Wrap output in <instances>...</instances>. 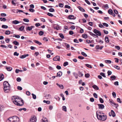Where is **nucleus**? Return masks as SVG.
<instances>
[{"mask_svg": "<svg viewBox=\"0 0 122 122\" xmlns=\"http://www.w3.org/2000/svg\"><path fill=\"white\" fill-rule=\"evenodd\" d=\"M12 100L15 104L18 106H22L24 104L23 100L17 96L12 97Z\"/></svg>", "mask_w": 122, "mask_h": 122, "instance_id": "obj_1", "label": "nucleus"}, {"mask_svg": "<svg viewBox=\"0 0 122 122\" xmlns=\"http://www.w3.org/2000/svg\"><path fill=\"white\" fill-rule=\"evenodd\" d=\"M4 86V90L5 93H8L10 92L11 89L10 85L7 81H5L3 83Z\"/></svg>", "mask_w": 122, "mask_h": 122, "instance_id": "obj_2", "label": "nucleus"}, {"mask_svg": "<svg viewBox=\"0 0 122 122\" xmlns=\"http://www.w3.org/2000/svg\"><path fill=\"white\" fill-rule=\"evenodd\" d=\"M96 116L97 117V118L99 120L102 121H105L106 120L107 118V116L106 115H100L98 114L97 112L96 113Z\"/></svg>", "mask_w": 122, "mask_h": 122, "instance_id": "obj_3", "label": "nucleus"}, {"mask_svg": "<svg viewBox=\"0 0 122 122\" xmlns=\"http://www.w3.org/2000/svg\"><path fill=\"white\" fill-rule=\"evenodd\" d=\"M19 118L16 116H14L12 117H10L7 121V122H17V121H19Z\"/></svg>", "mask_w": 122, "mask_h": 122, "instance_id": "obj_4", "label": "nucleus"}, {"mask_svg": "<svg viewBox=\"0 0 122 122\" xmlns=\"http://www.w3.org/2000/svg\"><path fill=\"white\" fill-rule=\"evenodd\" d=\"M93 32L97 36H100L101 35V34L100 32L96 29H95L94 30Z\"/></svg>", "mask_w": 122, "mask_h": 122, "instance_id": "obj_5", "label": "nucleus"}, {"mask_svg": "<svg viewBox=\"0 0 122 122\" xmlns=\"http://www.w3.org/2000/svg\"><path fill=\"white\" fill-rule=\"evenodd\" d=\"M36 119L35 116H33L31 117L30 119L29 122H36Z\"/></svg>", "mask_w": 122, "mask_h": 122, "instance_id": "obj_6", "label": "nucleus"}, {"mask_svg": "<svg viewBox=\"0 0 122 122\" xmlns=\"http://www.w3.org/2000/svg\"><path fill=\"white\" fill-rule=\"evenodd\" d=\"M53 60L54 61H59L60 60V58L59 56H57L53 58Z\"/></svg>", "mask_w": 122, "mask_h": 122, "instance_id": "obj_7", "label": "nucleus"}, {"mask_svg": "<svg viewBox=\"0 0 122 122\" xmlns=\"http://www.w3.org/2000/svg\"><path fill=\"white\" fill-rule=\"evenodd\" d=\"M76 18V17L73 15H70L68 16V19H69L75 20Z\"/></svg>", "mask_w": 122, "mask_h": 122, "instance_id": "obj_8", "label": "nucleus"}, {"mask_svg": "<svg viewBox=\"0 0 122 122\" xmlns=\"http://www.w3.org/2000/svg\"><path fill=\"white\" fill-rule=\"evenodd\" d=\"M98 105L99 109H102L104 108V106L102 104H98Z\"/></svg>", "mask_w": 122, "mask_h": 122, "instance_id": "obj_9", "label": "nucleus"}, {"mask_svg": "<svg viewBox=\"0 0 122 122\" xmlns=\"http://www.w3.org/2000/svg\"><path fill=\"white\" fill-rule=\"evenodd\" d=\"M34 27V26H31L30 27V26H27L26 27V30H28L29 31L31 30Z\"/></svg>", "mask_w": 122, "mask_h": 122, "instance_id": "obj_10", "label": "nucleus"}, {"mask_svg": "<svg viewBox=\"0 0 122 122\" xmlns=\"http://www.w3.org/2000/svg\"><path fill=\"white\" fill-rule=\"evenodd\" d=\"M62 72L61 71H60L57 73V75L56 76L60 77L62 76Z\"/></svg>", "mask_w": 122, "mask_h": 122, "instance_id": "obj_11", "label": "nucleus"}, {"mask_svg": "<svg viewBox=\"0 0 122 122\" xmlns=\"http://www.w3.org/2000/svg\"><path fill=\"white\" fill-rule=\"evenodd\" d=\"M103 47V46H100L99 45H97L96 46L95 48L96 49L102 50Z\"/></svg>", "mask_w": 122, "mask_h": 122, "instance_id": "obj_12", "label": "nucleus"}, {"mask_svg": "<svg viewBox=\"0 0 122 122\" xmlns=\"http://www.w3.org/2000/svg\"><path fill=\"white\" fill-rule=\"evenodd\" d=\"M41 122H48L47 119L46 118H43L41 120Z\"/></svg>", "mask_w": 122, "mask_h": 122, "instance_id": "obj_13", "label": "nucleus"}, {"mask_svg": "<svg viewBox=\"0 0 122 122\" xmlns=\"http://www.w3.org/2000/svg\"><path fill=\"white\" fill-rule=\"evenodd\" d=\"M20 22L19 21L17 20H15L13 21L12 23L13 24H17L20 23Z\"/></svg>", "mask_w": 122, "mask_h": 122, "instance_id": "obj_14", "label": "nucleus"}, {"mask_svg": "<svg viewBox=\"0 0 122 122\" xmlns=\"http://www.w3.org/2000/svg\"><path fill=\"white\" fill-rule=\"evenodd\" d=\"M78 8L81 11L83 12H84L85 11V10L82 8L80 6H78Z\"/></svg>", "mask_w": 122, "mask_h": 122, "instance_id": "obj_15", "label": "nucleus"}, {"mask_svg": "<svg viewBox=\"0 0 122 122\" xmlns=\"http://www.w3.org/2000/svg\"><path fill=\"white\" fill-rule=\"evenodd\" d=\"M34 41V42L38 44V45H41L42 44V43L41 42H40L39 41H38L35 40Z\"/></svg>", "mask_w": 122, "mask_h": 122, "instance_id": "obj_16", "label": "nucleus"}, {"mask_svg": "<svg viewBox=\"0 0 122 122\" xmlns=\"http://www.w3.org/2000/svg\"><path fill=\"white\" fill-rule=\"evenodd\" d=\"M105 40L106 42L108 43L109 42V40L108 37L107 36L105 37Z\"/></svg>", "mask_w": 122, "mask_h": 122, "instance_id": "obj_17", "label": "nucleus"}, {"mask_svg": "<svg viewBox=\"0 0 122 122\" xmlns=\"http://www.w3.org/2000/svg\"><path fill=\"white\" fill-rule=\"evenodd\" d=\"M92 87L95 89L98 90L99 88L96 85H94L92 86Z\"/></svg>", "mask_w": 122, "mask_h": 122, "instance_id": "obj_18", "label": "nucleus"}, {"mask_svg": "<svg viewBox=\"0 0 122 122\" xmlns=\"http://www.w3.org/2000/svg\"><path fill=\"white\" fill-rule=\"evenodd\" d=\"M4 78V76L3 74L0 75V81L3 80Z\"/></svg>", "mask_w": 122, "mask_h": 122, "instance_id": "obj_19", "label": "nucleus"}, {"mask_svg": "<svg viewBox=\"0 0 122 122\" xmlns=\"http://www.w3.org/2000/svg\"><path fill=\"white\" fill-rule=\"evenodd\" d=\"M13 43L15 45L18 46L19 45V43L16 41H15L13 42Z\"/></svg>", "mask_w": 122, "mask_h": 122, "instance_id": "obj_20", "label": "nucleus"}, {"mask_svg": "<svg viewBox=\"0 0 122 122\" xmlns=\"http://www.w3.org/2000/svg\"><path fill=\"white\" fill-rule=\"evenodd\" d=\"M56 85L59 87L61 89H63L64 88V87L63 85H59L58 83H57L56 84Z\"/></svg>", "mask_w": 122, "mask_h": 122, "instance_id": "obj_21", "label": "nucleus"}, {"mask_svg": "<svg viewBox=\"0 0 122 122\" xmlns=\"http://www.w3.org/2000/svg\"><path fill=\"white\" fill-rule=\"evenodd\" d=\"M111 112L112 116L114 117L115 116V114L113 110H111Z\"/></svg>", "mask_w": 122, "mask_h": 122, "instance_id": "obj_22", "label": "nucleus"}, {"mask_svg": "<svg viewBox=\"0 0 122 122\" xmlns=\"http://www.w3.org/2000/svg\"><path fill=\"white\" fill-rule=\"evenodd\" d=\"M62 109L65 112H66V106H63L62 107Z\"/></svg>", "mask_w": 122, "mask_h": 122, "instance_id": "obj_23", "label": "nucleus"}, {"mask_svg": "<svg viewBox=\"0 0 122 122\" xmlns=\"http://www.w3.org/2000/svg\"><path fill=\"white\" fill-rule=\"evenodd\" d=\"M6 69H7V70L8 71H11L12 69V68L10 67H7L6 68Z\"/></svg>", "mask_w": 122, "mask_h": 122, "instance_id": "obj_24", "label": "nucleus"}, {"mask_svg": "<svg viewBox=\"0 0 122 122\" xmlns=\"http://www.w3.org/2000/svg\"><path fill=\"white\" fill-rule=\"evenodd\" d=\"M110 78L111 79V80H113L116 79V77L115 76H111Z\"/></svg>", "mask_w": 122, "mask_h": 122, "instance_id": "obj_25", "label": "nucleus"}, {"mask_svg": "<svg viewBox=\"0 0 122 122\" xmlns=\"http://www.w3.org/2000/svg\"><path fill=\"white\" fill-rule=\"evenodd\" d=\"M78 76L80 77H81L83 75V74L81 73L80 71L78 72Z\"/></svg>", "mask_w": 122, "mask_h": 122, "instance_id": "obj_26", "label": "nucleus"}, {"mask_svg": "<svg viewBox=\"0 0 122 122\" xmlns=\"http://www.w3.org/2000/svg\"><path fill=\"white\" fill-rule=\"evenodd\" d=\"M6 19L5 18H0V20L1 21H3L5 22L6 21Z\"/></svg>", "mask_w": 122, "mask_h": 122, "instance_id": "obj_27", "label": "nucleus"}, {"mask_svg": "<svg viewBox=\"0 0 122 122\" xmlns=\"http://www.w3.org/2000/svg\"><path fill=\"white\" fill-rule=\"evenodd\" d=\"M105 62L106 63L109 64H111L112 62L110 60H106L105 61Z\"/></svg>", "mask_w": 122, "mask_h": 122, "instance_id": "obj_28", "label": "nucleus"}, {"mask_svg": "<svg viewBox=\"0 0 122 122\" xmlns=\"http://www.w3.org/2000/svg\"><path fill=\"white\" fill-rule=\"evenodd\" d=\"M43 102L44 103H46L48 104H49L50 103V102L49 101H46V100H44L43 101Z\"/></svg>", "mask_w": 122, "mask_h": 122, "instance_id": "obj_29", "label": "nucleus"}, {"mask_svg": "<svg viewBox=\"0 0 122 122\" xmlns=\"http://www.w3.org/2000/svg\"><path fill=\"white\" fill-rule=\"evenodd\" d=\"M5 34L7 35H8L10 34V31L9 30H6L5 33Z\"/></svg>", "mask_w": 122, "mask_h": 122, "instance_id": "obj_30", "label": "nucleus"}, {"mask_svg": "<svg viewBox=\"0 0 122 122\" xmlns=\"http://www.w3.org/2000/svg\"><path fill=\"white\" fill-rule=\"evenodd\" d=\"M100 74L104 77H106V76L105 75V74L103 72H101L100 73Z\"/></svg>", "mask_w": 122, "mask_h": 122, "instance_id": "obj_31", "label": "nucleus"}, {"mask_svg": "<svg viewBox=\"0 0 122 122\" xmlns=\"http://www.w3.org/2000/svg\"><path fill=\"white\" fill-rule=\"evenodd\" d=\"M108 12L109 14H112L113 11L112 10H108Z\"/></svg>", "mask_w": 122, "mask_h": 122, "instance_id": "obj_32", "label": "nucleus"}, {"mask_svg": "<svg viewBox=\"0 0 122 122\" xmlns=\"http://www.w3.org/2000/svg\"><path fill=\"white\" fill-rule=\"evenodd\" d=\"M82 36L83 38L86 39L87 38V36L86 34H84L82 35Z\"/></svg>", "mask_w": 122, "mask_h": 122, "instance_id": "obj_33", "label": "nucleus"}, {"mask_svg": "<svg viewBox=\"0 0 122 122\" xmlns=\"http://www.w3.org/2000/svg\"><path fill=\"white\" fill-rule=\"evenodd\" d=\"M31 95L32 96L33 98L34 99H36V95L33 93H32Z\"/></svg>", "mask_w": 122, "mask_h": 122, "instance_id": "obj_34", "label": "nucleus"}, {"mask_svg": "<svg viewBox=\"0 0 122 122\" xmlns=\"http://www.w3.org/2000/svg\"><path fill=\"white\" fill-rule=\"evenodd\" d=\"M81 54L85 57H86L87 56V54L83 52H81Z\"/></svg>", "mask_w": 122, "mask_h": 122, "instance_id": "obj_35", "label": "nucleus"}, {"mask_svg": "<svg viewBox=\"0 0 122 122\" xmlns=\"http://www.w3.org/2000/svg\"><path fill=\"white\" fill-rule=\"evenodd\" d=\"M85 65L88 68H92V67L91 65H89L88 64H85Z\"/></svg>", "mask_w": 122, "mask_h": 122, "instance_id": "obj_36", "label": "nucleus"}, {"mask_svg": "<svg viewBox=\"0 0 122 122\" xmlns=\"http://www.w3.org/2000/svg\"><path fill=\"white\" fill-rule=\"evenodd\" d=\"M49 11L50 12H53L55 11V10L53 8H51L49 9Z\"/></svg>", "mask_w": 122, "mask_h": 122, "instance_id": "obj_37", "label": "nucleus"}, {"mask_svg": "<svg viewBox=\"0 0 122 122\" xmlns=\"http://www.w3.org/2000/svg\"><path fill=\"white\" fill-rule=\"evenodd\" d=\"M2 27L3 28L6 29L8 27V26L6 25H2Z\"/></svg>", "mask_w": 122, "mask_h": 122, "instance_id": "obj_38", "label": "nucleus"}, {"mask_svg": "<svg viewBox=\"0 0 122 122\" xmlns=\"http://www.w3.org/2000/svg\"><path fill=\"white\" fill-rule=\"evenodd\" d=\"M44 34L43 32L42 31H40L39 33V35L40 36H42Z\"/></svg>", "mask_w": 122, "mask_h": 122, "instance_id": "obj_39", "label": "nucleus"}, {"mask_svg": "<svg viewBox=\"0 0 122 122\" xmlns=\"http://www.w3.org/2000/svg\"><path fill=\"white\" fill-rule=\"evenodd\" d=\"M73 74L75 77L77 79L78 78L77 75L76 73L75 72H74L73 73Z\"/></svg>", "mask_w": 122, "mask_h": 122, "instance_id": "obj_40", "label": "nucleus"}, {"mask_svg": "<svg viewBox=\"0 0 122 122\" xmlns=\"http://www.w3.org/2000/svg\"><path fill=\"white\" fill-rule=\"evenodd\" d=\"M13 37H15L16 38H20V36L19 35H16L15 34H14V36H13Z\"/></svg>", "mask_w": 122, "mask_h": 122, "instance_id": "obj_41", "label": "nucleus"}, {"mask_svg": "<svg viewBox=\"0 0 122 122\" xmlns=\"http://www.w3.org/2000/svg\"><path fill=\"white\" fill-rule=\"evenodd\" d=\"M4 109V107L2 105H0V111H1Z\"/></svg>", "mask_w": 122, "mask_h": 122, "instance_id": "obj_42", "label": "nucleus"}, {"mask_svg": "<svg viewBox=\"0 0 122 122\" xmlns=\"http://www.w3.org/2000/svg\"><path fill=\"white\" fill-rule=\"evenodd\" d=\"M68 65V62H67L66 61L64 62L63 64V66H65Z\"/></svg>", "mask_w": 122, "mask_h": 122, "instance_id": "obj_43", "label": "nucleus"}, {"mask_svg": "<svg viewBox=\"0 0 122 122\" xmlns=\"http://www.w3.org/2000/svg\"><path fill=\"white\" fill-rule=\"evenodd\" d=\"M102 24L104 26L106 27H107L108 26V24L106 23H102Z\"/></svg>", "mask_w": 122, "mask_h": 122, "instance_id": "obj_44", "label": "nucleus"}, {"mask_svg": "<svg viewBox=\"0 0 122 122\" xmlns=\"http://www.w3.org/2000/svg\"><path fill=\"white\" fill-rule=\"evenodd\" d=\"M100 102L101 103H103L104 102V101L103 99L101 98H100L99 99Z\"/></svg>", "mask_w": 122, "mask_h": 122, "instance_id": "obj_45", "label": "nucleus"}, {"mask_svg": "<svg viewBox=\"0 0 122 122\" xmlns=\"http://www.w3.org/2000/svg\"><path fill=\"white\" fill-rule=\"evenodd\" d=\"M23 20L25 22H29V20L26 18L24 19H23Z\"/></svg>", "mask_w": 122, "mask_h": 122, "instance_id": "obj_46", "label": "nucleus"}, {"mask_svg": "<svg viewBox=\"0 0 122 122\" xmlns=\"http://www.w3.org/2000/svg\"><path fill=\"white\" fill-rule=\"evenodd\" d=\"M90 75L88 73L86 74L85 75V76L86 78H88L90 76Z\"/></svg>", "mask_w": 122, "mask_h": 122, "instance_id": "obj_47", "label": "nucleus"}, {"mask_svg": "<svg viewBox=\"0 0 122 122\" xmlns=\"http://www.w3.org/2000/svg\"><path fill=\"white\" fill-rule=\"evenodd\" d=\"M22 110H23L24 111H26V109L25 108H21L19 109V110L20 111H21Z\"/></svg>", "mask_w": 122, "mask_h": 122, "instance_id": "obj_48", "label": "nucleus"}, {"mask_svg": "<svg viewBox=\"0 0 122 122\" xmlns=\"http://www.w3.org/2000/svg\"><path fill=\"white\" fill-rule=\"evenodd\" d=\"M112 94L113 97L115 98L116 96V93L114 92H113Z\"/></svg>", "mask_w": 122, "mask_h": 122, "instance_id": "obj_49", "label": "nucleus"}, {"mask_svg": "<svg viewBox=\"0 0 122 122\" xmlns=\"http://www.w3.org/2000/svg\"><path fill=\"white\" fill-rule=\"evenodd\" d=\"M14 55L15 56H18L19 55V54L18 53H17V52H15L14 53Z\"/></svg>", "mask_w": 122, "mask_h": 122, "instance_id": "obj_50", "label": "nucleus"}, {"mask_svg": "<svg viewBox=\"0 0 122 122\" xmlns=\"http://www.w3.org/2000/svg\"><path fill=\"white\" fill-rule=\"evenodd\" d=\"M93 95L94 96V97L95 98H97V97H98L97 95V94L96 93H94L93 94Z\"/></svg>", "mask_w": 122, "mask_h": 122, "instance_id": "obj_51", "label": "nucleus"}, {"mask_svg": "<svg viewBox=\"0 0 122 122\" xmlns=\"http://www.w3.org/2000/svg\"><path fill=\"white\" fill-rule=\"evenodd\" d=\"M0 46L1 47L5 48H8L7 47V46H6L5 45H0Z\"/></svg>", "mask_w": 122, "mask_h": 122, "instance_id": "obj_52", "label": "nucleus"}, {"mask_svg": "<svg viewBox=\"0 0 122 122\" xmlns=\"http://www.w3.org/2000/svg\"><path fill=\"white\" fill-rule=\"evenodd\" d=\"M114 68H115L116 69H117V70H119L120 69L119 67L115 65V66H114Z\"/></svg>", "mask_w": 122, "mask_h": 122, "instance_id": "obj_53", "label": "nucleus"}, {"mask_svg": "<svg viewBox=\"0 0 122 122\" xmlns=\"http://www.w3.org/2000/svg\"><path fill=\"white\" fill-rule=\"evenodd\" d=\"M17 88L18 89L20 90H21L22 89V88L21 87L19 86L17 87Z\"/></svg>", "mask_w": 122, "mask_h": 122, "instance_id": "obj_54", "label": "nucleus"}, {"mask_svg": "<svg viewBox=\"0 0 122 122\" xmlns=\"http://www.w3.org/2000/svg\"><path fill=\"white\" fill-rule=\"evenodd\" d=\"M48 38L46 37H44L43 39V40L45 41H48Z\"/></svg>", "mask_w": 122, "mask_h": 122, "instance_id": "obj_55", "label": "nucleus"}, {"mask_svg": "<svg viewBox=\"0 0 122 122\" xmlns=\"http://www.w3.org/2000/svg\"><path fill=\"white\" fill-rule=\"evenodd\" d=\"M63 4L62 3H59V6L61 7H63Z\"/></svg>", "mask_w": 122, "mask_h": 122, "instance_id": "obj_56", "label": "nucleus"}, {"mask_svg": "<svg viewBox=\"0 0 122 122\" xmlns=\"http://www.w3.org/2000/svg\"><path fill=\"white\" fill-rule=\"evenodd\" d=\"M21 79L20 77H18L16 79L17 81L18 82H20L21 81Z\"/></svg>", "mask_w": 122, "mask_h": 122, "instance_id": "obj_57", "label": "nucleus"}, {"mask_svg": "<svg viewBox=\"0 0 122 122\" xmlns=\"http://www.w3.org/2000/svg\"><path fill=\"white\" fill-rule=\"evenodd\" d=\"M54 28L55 29H56V30H58L59 29V27L58 26H56L54 27Z\"/></svg>", "mask_w": 122, "mask_h": 122, "instance_id": "obj_58", "label": "nucleus"}, {"mask_svg": "<svg viewBox=\"0 0 122 122\" xmlns=\"http://www.w3.org/2000/svg\"><path fill=\"white\" fill-rule=\"evenodd\" d=\"M47 15L48 16L51 17H52L53 16V15L52 14L49 13H47Z\"/></svg>", "mask_w": 122, "mask_h": 122, "instance_id": "obj_59", "label": "nucleus"}, {"mask_svg": "<svg viewBox=\"0 0 122 122\" xmlns=\"http://www.w3.org/2000/svg\"><path fill=\"white\" fill-rule=\"evenodd\" d=\"M24 29V26H22L19 28V30H20L22 31Z\"/></svg>", "mask_w": 122, "mask_h": 122, "instance_id": "obj_60", "label": "nucleus"}, {"mask_svg": "<svg viewBox=\"0 0 122 122\" xmlns=\"http://www.w3.org/2000/svg\"><path fill=\"white\" fill-rule=\"evenodd\" d=\"M108 75V76L110 75L112 73V72L110 71H107Z\"/></svg>", "mask_w": 122, "mask_h": 122, "instance_id": "obj_61", "label": "nucleus"}, {"mask_svg": "<svg viewBox=\"0 0 122 122\" xmlns=\"http://www.w3.org/2000/svg\"><path fill=\"white\" fill-rule=\"evenodd\" d=\"M60 37L62 39H63L64 38V36L62 34H60Z\"/></svg>", "mask_w": 122, "mask_h": 122, "instance_id": "obj_62", "label": "nucleus"}, {"mask_svg": "<svg viewBox=\"0 0 122 122\" xmlns=\"http://www.w3.org/2000/svg\"><path fill=\"white\" fill-rule=\"evenodd\" d=\"M117 101L118 102H119V103H121L122 102H121V101L120 99L119 98H118L117 99Z\"/></svg>", "mask_w": 122, "mask_h": 122, "instance_id": "obj_63", "label": "nucleus"}, {"mask_svg": "<svg viewBox=\"0 0 122 122\" xmlns=\"http://www.w3.org/2000/svg\"><path fill=\"white\" fill-rule=\"evenodd\" d=\"M78 58L79 59L81 60L83 59L84 58V57L81 56H78Z\"/></svg>", "mask_w": 122, "mask_h": 122, "instance_id": "obj_64", "label": "nucleus"}]
</instances>
